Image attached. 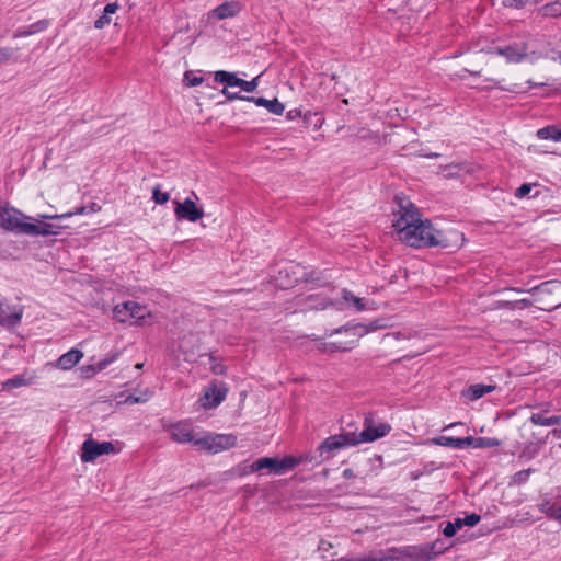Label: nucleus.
Returning <instances> with one entry per match:
<instances>
[{
    "instance_id": "nucleus-1",
    "label": "nucleus",
    "mask_w": 561,
    "mask_h": 561,
    "mask_svg": "<svg viewBox=\"0 0 561 561\" xmlns=\"http://www.w3.org/2000/svg\"><path fill=\"white\" fill-rule=\"evenodd\" d=\"M398 209L394 211L393 228L397 238L403 243L414 247H442L455 250L460 247L462 234L449 231L448 236L434 229L430 220H423L419 209L407 198L396 197Z\"/></svg>"
},
{
    "instance_id": "nucleus-2",
    "label": "nucleus",
    "mask_w": 561,
    "mask_h": 561,
    "mask_svg": "<svg viewBox=\"0 0 561 561\" xmlns=\"http://www.w3.org/2000/svg\"><path fill=\"white\" fill-rule=\"evenodd\" d=\"M493 53L504 57L508 64H520L523 61L535 64L546 56L542 51L530 48V43L528 42L499 46L493 49Z\"/></svg>"
},
{
    "instance_id": "nucleus-3",
    "label": "nucleus",
    "mask_w": 561,
    "mask_h": 561,
    "mask_svg": "<svg viewBox=\"0 0 561 561\" xmlns=\"http://www.w3.org/2000/svg\"><path fill=\"white\" fill-rule=\"evenodd\" d=\"M299 463L300 459L293 456H287L283 459L263 457L251 463L247 470V473H253L266 469L268 472L274 474H284L288 470L294 469Z\"/></svg>"
},
{
    "instance_id": "nucleus-4",
    "label": "nucleus",
    "mask_w": 561,
    "mask_h": 561,
    "mask_svg": "<svg viewBox=\"0 0 561 561\" xmlns=\"http://www.w3.org/2000/svg\"><path fill=\"white\" fill-rule=\"evenodd\" d=\"M237 445V437L232 434L206 433L195 442L197 450L217 454Z\"/></svg>"
},
{
    "instance_id": "nucleus-5",
    "label": "nucleus",
    "mask_w": 561,
    "mask_h": 561,
    "mask_svg": "<svg viewBox=\"0 0 561 561\" xmlns=\"http://www.w3.org/2000/svg\"><path fill=\"white\" fill-rule=\"evenodd\" d=\"M32 217L22 211L0 204V227L7 231L24 234V226Z\"/></svg>"
},
{
    "instance_id": "nucleus-6",
    "label": "nucleus",
    "mask_w": 561,
    "mask_h": 561,
    "mask_svg": "<svg viewBox=\"0 0 561 561\" xmlns=\"http://www.w3.org/2000/svg\"><path fill=\"white\" fill-rule=\"evenodd\" d=\"M356 445H358V440L355 437V432H343L325 438L320 444L318 450L320 451L321 456L327 454L325 458L328 459L332 456L331 454L334 450Z\"/></svg>"
},
{
    "instance_id": "nucleus-7",
    "label": "nucleus",
    "mask_w": 561,
    "mask_h": 561,
    "mask_svg": "<svg viewBox=\"0 0 561 561\" xmlns=\"http://www.w3.org/2000/svg\"><path fill=\"white\" fill-rule=\"evenodd\" d=\"M118 449L112 442L99 443L92 438L83 442L81 447V460L83 462H93L103 455L116 454Z\"/></svg>"
},
{
    "instance_id": "nucleus-8",
    "label": "nucleus",
    "mask_w": 561,
    "mask_h": 561,
    "mask_svg": "<svg viewBox=\"0 0 561 561\" xmlns=\"http://www.w3.org/2000/svg\"><path fill=\"white\" fill-rule=\"evenodd\" d=\"M391 431L388 423L375 424L373 417L366 416L364 420V430L359 433L355 432L358 445L362 443H370L386 436Z\"/></svg>"
},
{
    "instance_id": "nucleus-9",
    "label": "nucleus",
    "mask_w": 561,
    "mask_h": 561,
    "mask_svg": "<svg viewBox=\"0 0 561 561\" xmlns=\"http://www.w3.org/2000/svg\"><path fill=\"white\" fill-rule=\"evenodd\" d=\"M38 215L39 219L33 218L27 219L26 226H24V234L32 237H48V236H58L62 229L61 226L55 224L44 222Z\"/></svg>"
},
{
    "instance_id": "nucleus-10",
    "label": "nucleus",
    "mask_w": 561,
    "mask_h": 561,
    "mask_svg": "<svg viewBox=\"0 0 561 561\" xmlns=\"http://www.w3.org/2000/svg\"><path fill=\"white\" fill-rule=\"evenodd\" d=\"M140 307L135 301H124L113 309L114 318L123 323H136L140 319Z\"/></svg>"
},
{
    "instance_id": "nucleus-11",
    "label": "nucleus",
    "mask_w": 561,
    "mask_h": 561,
    "mask_svg": "<svg viewBox=\"0 0 561 561\" xmlns=\"http://www.w3.org/2000/svg\"><path fill=\"white\" fill-rule=\"evenodd\" d=\"M228 393V388L225 383H213L206 388L204 396L201 398L202 407L205 409H213L218 407Z\"/></svg>"
},
{
    "instance_id": "nucleus-12",
    "label": "nucleus",
    "mask_w": 561,
    "mask_h": 561,
    "mask_svg": "<svg viewBox=\"0 0 561 561\" xmlns=\"http://www.w3.org/2000/svg\"><path fill=\"white\" fill-rule=\"evenodd\" d=\"M174 213L179 219H185L195 222L203 218L204 211L197 207L195 202L191 198H185L183 202H174Z\"/></svg>"
},
{
    "instance_id": "nucleus-13",
    "label": "nucleus",
    "mask_w": 561,
    "mask_h": 561,
    "mask_svg": "<svg viewBox=\"0 0 561 561\" xmlns=\"http://www.w3.org/2000/svg\"><path fill=\"white\" fill-rule=\"evenodd\" d=\"M172 439L179 444L191 443L195 447V442L201 437L195 434L191 424L179 422L170 426L169 428Z\"/></svg>"
},
{
    "instance_id": "nucleus-14",
    "label": "nucleus",
    "mask_w": 561,
    "mask_h": 561,
    "mask_svg": "<svg viewBox=\"0 0 561 561\" xmlns=\"http://www.w3.org/2000/svg\"><path fill=\"white\" fill-rule=\"evenodd\" d=\"M178 351L184 356V360H195L199 352V341L197 336L192 333L182 336L178 342Z\"/></svg>"
},
{
    "instance_id": "nucleus-15",
    "label": "nucleus",
    "mask_w": 561,
    "mask_h": 561,
    "mask_svg": "<svg viewBox=\"0 0 561 561\" xmlns=\"http://www.w3.org/2000/svg\"><path fill=\"white\" fill-rule=\"evenodd\" d=\"M242 10L239 1H227L208 13V19L225 20L238 15Z\"/></svg>"
},
{
    "instance_id": "nucleus-16",
    "label": "nucleus",
    "mask_w": 561,
    "mask_h": 561,
    "mask_svg": "<svg viewBox=\"0 0 561 561\" xmlns=\"http://www.w3.org/2000/svg\"><path fill=\"white\" fill-rule=\"evenodd\" d=\"M345 332L352 336L348 341H335L324 344L323 350L327 352H346L354 348L358 343V336L353 329H339L335 333Z\"/></svg>"
},
{
    "instance_id": "nucleus-17",
    "label": "nucleus",
    "mask_w": 561,
    "mask_h": 561,
    "mask_svg": "<svg viewBox=\"0 0 561 561\" xmlns=\"http://www.w3.org/2000/svg\"><path fill=\"white\" fill-rule=\"evenodd\" d=\"M247 101L255 103L257 106L265 107L270 113L275 115H282L285 111V106L276 98L267 100L264 98L247 96Z\"/></svg>"
},
{
    "instance_id": "nucleus-18",
    "label": "nucleus",
    "mask_w": 561,
    "mask_h": 561,
    "mask_svg": "<svg viewBox=\"0 0 561 561\" xmlns=\"http://www.w3.org/2000/svg\"><path fill=\"white\" fill-rule=\"evenodd\" d=\"M83 357V353L77 348H71L62 354L57 360V367L62 370L71 369Z\"/></svg>"
},
{
    "instance_id": "nucleus-19",
    "label": "nucleus",
    "mask_w": 561,
    "mask_h": 561,
    "mask_svg": "<svg viewBox=\"0 0 561 561\" xmlns=\"http://www.w3.org/2000/svg\"><path fill=\"white\" fill-rule=\"evenodd\" d=\"M495 389V386L493 385H472L468 387L462 394L468 398L469 400H478L482 398L484 394L492 392Z\"/></svg>"
},
{
    "instance_id": "nucleus-20",
    "label": "nucleus",
    "mask_w": 561,
    "mask_h": 561,
    "mask_svg": "<svg viewBox=\"0 0 561 561\" xmlns=\"http://www.w3.org/2000/svg\"><path fill=\"white\" fill-rule=\"evenodd\" d=\"M118 8L119 7L116 2L106 4L103 10V14L98 20H95L94 27L96 30H102L106 25H108L112 21L111 15L115 14L117 12Z\"/></svg>"
},
{
    "instance_id": "nucleus-21",
    "label": "nucleus",
    "mask_w": 561,
    "mask_h": 561,
    "mask_svg": "<svg viewBox=\"0 0 561 561\" xmlns=\"http://www.w3.org/2000/svg\"><path fill=\"white\" fill-rule=\"evenodd\" d=\"M529 421L534 425L553 426V425H559L561 423V416L560 415L546 416L543 413H533L531 416L529 417Z\"/></svg>"
},
{
    "instance_id": "nucleus-22",
    "label": "nucleus",
    "mask_w": 561,
    "mask_h": 561,
    "mask_svg": "<svg viewBox=\"0 0 561 561\" xmlns=\"http://www.w3.org/2000/svg\"><path fill=\"white\" fill-rule=\"evenodd\" d=\"M538 508L541 513L546 514L548 517L561 520V506H556L551 500L543 499L539 504Z\"/></svg>"
},
{
    "instance_id": "nucleus-23",
    "label": "nucleus",
    "mask_w": 561,
    "mask_h": 561,
    "mask_svg": "<svg viewBox=\"0 0 561 561\" xmlns=\"http://www.w3.org/2000/svg\"><path fill=\"white\" fill-rule=\"evenodd\" d=\"M239 79L240 78H238L236 73L228 72L225 70H219L215 72V81L219 83H226V88L237 87Z\"/></svg>"
},
{
    "instance_id": "nucleus-24",
    "label": "nucleus",
    "mask_w": 561,
    "mask_h": 561,
    "mask_svg": "<svg viewBox=\"0 0 561 561\" xmlns=\"http://www.w3.org/2000/svg\"><path fill=\"white\" fill-rule=\"evenodd\" d=\"M342 299L347 304L348 307L354 308L357 311L366 309V305L362 298L354 296L350 290H342Z\"/></svg>"
},
{
    "instance_id": "nucleus-25",
    "label": "nucleus",
    "mask_w": 561,
    "mask_h": 561,
    "mask_svg": "<svg viewBox=\"0 0 561 561\" xmlns=\"http://www.w3.org/2000/svg\"><path fill=\"white\" fill-rule=\"evenodd\" d=\"M22 319V311H14V312H5L2 311L0 313V324L4 327H15L21 322Z\"/></svg>"
},
{
    "instance_id": "nucleus-26",
    "label": "nucleus",
    "mask_w": 561,
    "mask_h": 561,
    "mask_svg": "<svg viewBox=\"0 0 561 561\" xmlns=\"http://www.w3.org/2000/svg\"><path fill=\"white\" fill-rule=\"evenodd\" d=\"M537 137L543 140L551 139L553 141H560L561 130L556 126H547L537 130Z\"/></svg>"
},
{
    "instance_id": "nucleus-27",
    "label": "nucleus",
    "mask_w": 561,
    "mask_h": 561,
    "mask_svg": "<svg viewBox=\"0 0 561 561\" xmlns=\"http://www.w3.org/2000/svg\"><path fill=\"white\" fill-rule=\"evenodd\" d=\"M48 23L47 21H37L36 23H33L31 24L25 30H19L16 33H15V37H24V36H30L32 34H35V33H38V32H42L44 31L46 27H47Z\"/></svg>"
},
{
    "instance_id": "nucleus-28",
    "label": "nucleus",
    "mask_w": 561,
    "mask_h": 561,
    "mask_svg": "<svg viewBox=\"0 0 561 561\" xmlns=\"http://www.w3.org/2000/svg\"><path fill=\"white\" fill-rule=\"evenodd\" d=\"M459 443H460V438L448 437V436H438V437L431 438L428 440V444H432V445L453 447V448H458V449H459Z\"/></svg>"
},
{
    "instance_id": "nucleus-29",
    "label": "nucleus",
    "mask_w": 561,
    "mask_h": 561,
    "mask_svg": "<svg viewBox=\"0 0 561 561\" xmlns=\"http://www.w3.org/2000/svg\"><path fill=\"white\" fill-rule=\"evenodd\" d=\"M540 12L543 16H560L561 15V0L545 4Z\"/></svg>"
},
{
    "instance_id": "nucleus-30",
    "label": "nucleus",
    "mask_w": 561,
    "mask_h": 561,
    "mask_svg": "<svg viewBox=\"0 0 561 561\" xmlns=\"http://www.w3.org/2000/svg\"><path fill=\"white\" fill-rule=\"evenodd\" d=\"M85 214H89L88 207L81 206V207H77L72 211H68V213H65L61 215H46L45 214V215H42L41 217L44 219H64V218H70L75 215H85Z\"/></svg>"
},
{
    "instance_id": "nucleus-31",
    "label": "nucleus",
    "mask_w": 561,
    "mask_h": 561,
    "mask_svg": "<svg viewBox=\"0 0 561 561\" xmlns=\"http://www.w3.org/2000/svg\"><path fill=\"white\" fill-rule=\"evenodd\" d=\"M461 171L469 172L465 164L451 163L443 169L445 176L451 178L460 174Z\"/></svg>"
},
{
    "instance_id": "nucleus-32",
    "label": "nucleus",
    "mask_w": 561,
    "mask_h": 561,
    "mask_svg": "<svg viewBox=\"0 0 561 561\" xmlns=\"http://www.w3.org/2000/svg\"><path fill=\"white\" fill-rule=\"evenodd\" d=\"M26 385H28V382L24 378V376L19 375V376H15V377L11 378V379H8L3 383V388L4 389H13V388H20V387H23V386H26Z\"/></svg>"
},
{
    "instance_id": "nucleus-33",
    "label": "nucleus",
    "mask_w": 561,
    "mask_h": 561,
    "mask_svg": "<svg viewBox=\"0 0 561 561\" xmlns=\"http://www.w3.org/2000/svg\"><path fill=\"white\" fill-rule=\"evenodd\" d=\"M537 2H539V0H502L503 5L511 9H522Z\"/></svg>"
},
{
    "instance_id": "nucleus-34",
    "label": "nucleus",
    "mask_w": 561,
    "mask_h": 561,
    "mask_svg": "<svg viewBox=\"0 0 561 561\" xmlns=\"http://www.w3.org/2000/svg\"><path fill=\"white\" fill-rule=\"evenodd\" d=\"M259 79H260V76L253 78L251 81H245L243 79H239L237 87L241 88L243 91H245L248 93H251L256 90V88L259 85Z\"/></svg>"
},
{
    "instance_id": "nucleus-35",
    "label": "nucleus",
    "mask_w": 561,
    "mask_h": 561,
    "mask_svg": "<svg viewBox=\"0 0 561 561\" xmlns=\"http://www.w3.org/2000/svg\"><path fill=\"white\" fill-rule=\"evenodd\" d=\"M500 445V440L491 437H477V448H492Z\"/></svg>"
},
{
    "instance_id": "nucleus-36",
    "label": "nucleus",
    "mask_w": 561,
    "mask_h": 561,
    "mask_svg": "<svg viewBox=\"0 0 561 561\" xmlns=\"http://www.w3.org/2000/svg\"><path fill=\"white\" fill-rule=\"evenodd\" d=\"M141 319H142V327L151 325L158 321L159 313L157 312V310H148L145 313L142 312Z\"/></svg>"
},
{
    "instance_id": "nucleus-37",
    "label": "nucleus",
    "mask_w": 561,
    "mask_h": 561,
    "mask_svg": "<svg viewBox=\"0 0 561 561\" xmlns=\"http://www.w3.org/2000/svg\"><path fill=\"white\" fill-rule=\"evenodd\" d=\"M551 286H560V283L557 282V280L543 282L540 285L533 287L528 291L529 293H535L537 290H541V291H546L548 294H551L552 293V289L550 288Z\"/></svg>"
},
{
    "instance_id": "nucleus-38",
    "label": "nucleus",
    "mask_w": 561,
    "mask_h": 561,
    "mask_svg": "<svg viewBox=\"0 0 561 561\" xmlns=\"http://www.w3.org/2000/svg\"><path fill=\"white\" fill-rule=\"evenodd\" d=\"M184 80L187 87H197L203 82V78L201 76L194 75L192 71L185 72Z\"/></svg>"
},
{
    "instance_id": "nucleus-39",
    "label": "nucleus",
    "mask_w": 561,
    "mask_h": 561,
    "mask_svg": "<svg viewBox=\"0 0 561 561\" xmlns=\"http://www.w3.org/2000/svg\"><path fill=\"white\" fill-rule=\"evenodd\" d=\"M210 370L216 375H222L226 373V367L221 363L216 362L214 356H209Z\"/></svg>"
},
{
    "instance_id": "nucleus-40",
    "label": "nucleus",
    "mask_w": 561,
    "mask_h": 561,
    "mask_svg": "<svg viewBox=\"0 0 561 561\" xmlns=\"http://www.w3.org/2000/svg\"><path fill=\"white\" fill-rule=\"evenodd\" d=\"M153 199L157 204H164L169 201V194L162 193L158 186L153 188Z\"/></svg>"
},
{
    "instance_id": "nucleus-41",
    "label": "nucleus",
    "mask_w": 561,
    "mask_h": 561,
    "mask_svg": "<svg viewBox=\"0 0 561 561\" xmlns=\"http://www.w3.org/2000/svg\"><path fill=\"white\" fill-rule=\"evenodd\" d=\"M467 447L477 448V437L468 436L461 437L459 443V449H463Z\"/></svg>"
},
{
    "instance_id": "nucleus-42",
    "label": "nucleus",
    "mask_w": 561,
    "mask_h": 561,
    "mask_svg": "<svg viewBox=\"0 0 561 561\" xmlns=\"http://www.w3.org/2000/svg\"><path fill=\"white\" fill-rule=\"evenodd\" d=\"M430 549H431V551H432V553H433L434 556H438V554L443 553L444 551H446L448 548H447V547H445V545H444V541H443V540H439V539H438V540H436V541H434V542L432 543V546H431V548H430Z\"/></svg>"
},
{
    "instance_id": "nucleus-43",
    "label": "nucleus",
    "mask_w": 561,
    "mask_h": 561,
    "mask_svg": "<svg viewBox=\"0 0 561 561\" xmlns=\"http://www.w3.org/2000/svg\"><path fill=\"white\" fill-rule=\"evenodd\" d=\"M531 471H533L531 469H527V470H520V471L516 472L513 478L514 482H516L518 484L526 482L529 474L531 473Z\"/></svg>"
},
{
    "instance_id": "nucleus-44",
    "label": "nucleus",
    "mask_w": 561,
    "mask_h": 561,
    "mask_svg": "<svg viewBox=\"0 0 561 561\" xmlns=\"http://www.w3.org/2000/svg\"><path fill=\"white\" fill-rule=\"evenodd\" d=\"M481 517L477 514H470L462 518L465 526H476L480 522Z\"/></svg>"
},
{
    "instance_id": "nucleus-45",
    "label": "nucleus",
    "mask_w": 561,
    "mask_h": 561,
    "mask_svg": "<svg viewBox=\"0 0 561 561\" xmlns=\"http://www.w3.org/2000/svg\"><path fill=\"white\" fill-rule=\"evenodd\" d=\"M531 191V185L530 184H523L520 187H518L515 192V196L517 198H523L525 197L526 195H528Z\"/></svg>"
},
{
    "instance_id": "nucleus-46",
    "label": "nucleus",
    "mask_w": 561,
    "mask_h": 561,
    "mask_svg": "<svg viewBox=\"0 0 561 561\" xmlns=\"http://www.w3.org/2000/svg\"><path fill=\"white\" fill-rule=\"evenodd\" d=\"M533 304H534V301H531L529 299H518V300H514V308L515 309H525V308L533 306Z\"/></svg>"
},
{
    "instance_id": "nucleus-47",
    "label": "nucleus",
    "mask_w": 561,
    "mask_h": 561,
    "mask_svg": "<svg viewBox=\"0 0 561 561\" xmlns=\"http://www.w3.org/2000/svg\"><path fill=\"white\" fill-rule=\"evenodd\" d=\"M221 92L224 95H226V98L228 100H234V99L247 100L245 96H240L238 93H233V92L229 91L228 88H224Z\"/></svg>"
},
{
    "instance_id": "nucleus-48",
    "label": "nucleus",
    "mask_w": 561,
    "mask_h": 561,
    "mask_svg": "<svg viewBox=\"0 0 561 561\" xmlns=\"http://www.w3.org/2000/svg\"><path fill=\"white\" fill-rule=\"evenodd\" d=\"M456 531L457 530L455 529V526L451 524V522H448L445 528L443 529V534L446 537H453L456 534Z\"/></svg>"
},
{
    "instance_id": "nucleus-49",
    "label": "nucleus",
    "mask_w": 561,
    "mask_h": 561,
    "mask_svg": "<svg viewBox=\"0 0 561 561\" xmlns=\"http://www.w3.org/2000/svg\"><path fill=\"white\" fill-rule=\"evenodd\" d=\"M496 308H505L510 310H515L514 301L501 300L496 302Z\"/></svg>"
},
{
    "instance_id": "nucleus-50",
    "label": "nucleus",
    "mask_w": 561,
    "mask_h": 561,
    "mask_svg": "<svg viewBox=\"0 0 561 561\" xmlns=\"http://www.w3.org/2000/svg\"><path fill=\"white\" fill-rule=\"evenodd\" d=\"M11 55L12 53L9 48H0V62L9 60Z\"/></svg>"
},
{
    "instance_id": "nucleus-51",
    "label": "nucleus",
    "mask_w": 561,
    "mask_h": 561,
    "mask_svg": "<svg viewBox=\"0 0 561 561\" xmlns=\"http://www.w3.org/2000/svg\"><path fill=\"white\" fill-rule=\"evenodd\" d=\"M331 543L325 541V540H320L319 542V546H318V549L321 550V551H328L330 548H331Z\"/></svg>"
},
{
    "instance_id": "nucleus-52",
    "label": "nucleus",
    "mask_w": 561,
    "mask_h": 561,
    "mask_svg": "<svg viewBox=\"0 0 561 561\" xmlns=\"http://www.w3.org/2000/svg\"><path fill=\"white\" fill-rule=\"evenodd\" d=\"M451 524L455 526L456 530L465 526V523H462V518H456L455 522H453Z\"/></svg>"
},
{
    "instance_id": "nucleus-53",
    "label": "nucleus",
    "mask_w": 561,
    "mask_h": 561,
    "mask_svg": "<svg viewBox=\"0 0 561 561\" xmlns=\"http://www.w3.org/2000/svg\"><path fill=\"white\" fill-rule=\"evenodd\" d=\"M87 207H88L89 213H96L101 209V207L95 203H92L90 206H87Z\"/></svg>"
},
{
    "instance_id": "nucleus-54",
    "label": "nucleus",
    "mask_w": 561,
    "mask_h": 561,
    "mask_svg": "<svg viewBox=\"0 0 561 561\" xmlns=\"http://www.w3.org/2000/svg\"><path fill=\"white\" fill-rule=\"evenodd\" d=\"M139 401V399L137 397H134V396H128L126 399H125V403H128V404H134V403H137Z\"/></svg>"
},
{
    "instance_id": "nucleus-55",
    "label": "nucleus",
    "mask_w": 561,
    "mask_h": 561,
    "mask_svg": "<svg viewBox=\"0 0 561 561\" xmlns=\"http://www.w3.org/2000/svg\"><path fill=\"white\" fill-rule=\"evenodd\" d=\"M560 306H561V301L557 302V304H554L552 306H549L547 308H542V309L546 310V311H551V310H554V309L559 308Z\"/></svg>"
},
{
    "instance_id": "nucleus-56",
    "label": "nucleus",
    "mask_w": 561,
    "mask_h": 561,
    "mask_svg": "<svg viewBox=\"0 0 561 561\" xmlns=\"http://www.w3.org/2000/svg\"><path fill=\"white\" fill-rule=\"evenodd\" d=\"M343 476H344L345 478H352V477H353V471H352V469H345V470L343 471Z\"/></svg>"
},
{
    "instance_id": "nucleus-57",
    "label": "nucleus",
    "mask_w": 561,
    "mask_h": 561,
    "mask_svg": "<svg viewBox=\"0 0 561 561\" xmlns=\"http://www.w3.org/2000/svg\"><path fill=\"white\" fill-rule=\"evenodd\" d=\"M527 83H528L529 88L543 87L545 85V83L537 84V83H535L531 80H528Z\"/></svg>"
},
{
    "instance_id": "nucleus-58",
    "label": "nucleus",
    "mask_w": 561,
    "mask_h": 561,
    "mask_svg": "<svg viewBox=\"0 0 561 561\" xmlns=\"http://www.w3.org/2000/svg\"><path fill=\"white\" fill-rule=\"evenodd\" d=\"M511 290H514V291H517V293H522L523 290L519 289V288H512Z\"/></svg>"
},
{
    "instance_id": "nucleus-59",
    "label": "nucleus",
    "mask_w": 561,
    "mask_h": 561,
    "mask_svg": "<svg viewBox=\"0 0 561 561\" xmlns=\"http://www.w3.org/2000/svg\"><path fill=\"white\" fill-rule=\"evenodd\" d=\"M470 73H471V75H473V76H479V75H480V72H479V71H476V72H474V71H472V72H470Z\"/></svg>"
},
{
    "instance_id": "nucleus-60",
    "label": "nucleus",
    "mask_w": 561,
    "mask_h": 561,
    "mask_svg": "<svg viewBox=\"0 0 561 561\" xmlns=\"http://www.w3.org/2000/svg\"><path fill=\"white\" fill-rule=\"evenodd\" d=\"M135 368L140 369V364H139V363H138V364H136V365H135Z\"/></svg>"
},
{
    "instance_id": "nucleus-61",
    "label": "nucleus",
    "mask_w": 561,
    "mask_h": 561,
    "mask_svg": "<svg viewBox=\"0 0 561 561\" xmlns=\"http://www.w3.org/2000/svg\"><path fill=\"white\" fill-rule=\"evenodd\" d=\"M559 60L561 61V51L559 53V56H558Z\"/></svg>"
}]
</instances>
